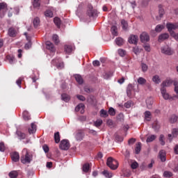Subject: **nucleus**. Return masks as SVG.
Here are the masks:
<instances>
[{"label":"nucleus","mask_w":178,"mask_h":178,"mask_svg":"<svg viewBox=\"0 0 178 178\" xmlns=\"http://www.w3.org/2000/svg\"><path fill=\"white\" fill-rule=\"evenodd\" d=\"M106 165L108 166V168H110V169H112V170H116V168L118 166H119V163L113 158L108 157L107 159Z\"/></svg>","instance_id":"1"},{"label":"nucleus","mask_w":178,"mask_h":178,"mask_svg":"<svg viewBox=\"0 0 178 178\" xmlns=\"http://www.w3.org/2000/svg\"><path fill=\"white\" fill-rule=\"evenodd\" d=\"M106 165L108 166V168H110V169H112V170H116V168L118 166H119V163L113 158L108 157L107 159Z\"/></svg>","instance_id":"2"},{"label":"nucleus","mask_w":178,"mask_h":178,"mask_svg":"<svg viewBox=\"0 0 178 178\" xmlns=\"http://www.w3.org/2000/svg\"><path fill=\"white\" fill-rule=\"evenodd\" d=\"M160 91L163 99L165 101H173V97H172V96L168 93L166 88H161Z\"/></svg>","instance_id":"3"},{"label":"nucleus","mask_w":178,"mask_h":178,"mask_svg":"<svg viewBox=\"0 0 178 178\" xmlns=\"http://www.w3.org/2000/svg\"><path fill=\"white\" fill-rule=\"evenodd\" d=\"M33 161V155L30 154L29 152H26L24 156L21 157L22 163H30Z\"/></svg>","instance_id":"4"},{"label":"nucleus","mask_w":178,"mask_h":178,"mask_svg":"<svg viewBox=\"0 0 178 178\" xmlns=\"http://www.w3.org/2000/svg\"><path fill=\"white\" fill-rule=\"evenodd\" d=\"M87 15L89 17H95V16H98V12L92 8L91 4H89L88 6Z\"/></svg>","instance_id":"5"},{"label":"nucleus","mask_w":178,"mask_h":178,"mask_svg":"<svg viewBox=\"0 0 178 178\" xmlns=\"http://www.w3.org/2000/svg\"><path fill=\"white\" fill-rule=\"evenodd\" d=\"M69 148H70V143H69V140L66 139L61 140L60 143V149L63 151H67Z\"/></svg>","instance_id":"6"},{"label":"nucleus","mask_w":178,"mask_h":178,"mask_svg":"<svg viewBox=\"0 0 178 178\" xmlns=\"http://www.w3.org/2000/svg\"><path fill=\"white\" fill-rule=\"evenodd\" d=\"M166 27L170 33V34H172V33H175L173 30H176L178 29V23L172 24V23H167Z\"/></svg>","instance_id":"7"},{"label":"nucleus","mask_w":178,"mask_h":178,"mask_svg":"<svg viewBox=\"0 0 178 178\" xmlns=\"http://www.w3.org/2000/svg\"><path fill=\"white\" fill-rule=\"evenodd\" d=\"M161 53L164 55H173V51H172V49L169 47V46H163L161 48Z\"/></svg>","instance_id":"8"},{"label":"nucleus","mask_w":178,"mask_h":178,"mask_svg":"<svg viewBox=\"0 0 178 178\" xmlns=\"http://www.w3.org/2000/svg\"><path fill=\"white\" fill-rule=\"evenodd\" d=\"M51 65H53V66H56L57 69H63L64 67L63 63L60 62V59L59 58L54 59L51 61Z\"/></svg>","instance_id":"9"},{"label":"nucleus","mask_w":178,"mask_h":178,"mask_svg":"<svg viewBox=\"0 0 178 178\" xmlns=\"http://www.w3.org/2000/svg\"><path fill=\"white\" fill-rule=\"evenodd\" d=\"M172 83L173 85L175 84V81L170 79H166L161 84V88H165V87H170Z\"/></svg>","instance_id":"10"},{"label":"nucleus","mask_w":178,"mask_h":178,"mask_svg":"<svg viewBox=\"0 0 178 178\" xmlns=\"http://www.w3.org/2000/svg\"><path fill=\"white\" fill-rule=\"evenodd\" d=\"M140 38L141 42H148V41H149V35L145 32H143Z\"/></svg>","instance_id":"11"},{"label":"nucleus","mask_w":178,"mask_h":178,"mask_svg":"<svg viewBox=\"0 0 178 178\" xmlns=\"http://www.w3.org/2000/svg\"><path fill=\"white\" fill-rule=\"evenodd\" d=\"M46 48H47V49H49V51H50V52H52L53 54L56 51L55 46H54V44L52 42H51L50 41L46 42Z\"/></svg>","instance_id":"12"},{"label":"nucleus","mask_w":178,"mask_h":178,"mask_svg":"<svg viewBox=\"0 0 178 178\" xmlns=\"http://www.w3.org/2000/svg\"><path fill=\"white\" fill-rule=\"evenodd\" d=\"M129 44H137L138 41V36L136 35H131L128 40Z\"/></svg>","instance_id":"13"},{"label":"nucleus","mask_w":178,"mask_h":178,"mask_svg":"<svg viewBox=\"0 0 178 178\" xmlns=\"http://www.w3.org/2000/svg\"><path fill=\"white\" fill-rule=\"evenodd\" d=\"M134 90V91H137L134 89V86H133V84L129 83L127 88V97H129V98L131 97V91Z\"/></svg>","instance_id":"14"},{"label":"nucleus","mask_w":178,"mask_h":178,"mask_svg":"<svg viewBox=\"0 0 178 178\" xmlns=\"http://www.w3.org/2000/svg\"><path fill=\"white\" fill-rule=\"evenodd\" d=\"M11 159L13 162H19L20 159V156L17 152H13L11 154Z\"/></svg>","instance_id":"15"},{"label":"nucleus","mask_w":178,"mask_h":178,"mask_svg":"<svg viewBox=\"0 0 178 178\" xmlns=\"http://www.w3.org/2000/svg\"><path fill=\"white\" fill-rule=\"evenodd\" d=\"M84 108H86L84 104H79L76 106L75 111L76 112H80V113L83 114L84 113Z\"/></svg>","instance_id":"16"},{"label":"nucleus","mask_w":178,"mask_h":178,"mask_svg":"<svg viewBox=\"0 0 178 178\" xmlns=\"http://www.w3.org/2000/svg\"><path fill=\"white\" fill-rule=\"evenodd\" d=\"M159 156L161 162H165L166 161V152L165 150H161L159 153Z\"/></svg>","instance_id":"17"},{"label":"nucleus","mask_w":178,"mask_h":178,"mask_svg":"<svg viewBox=\"0 0 178 178\" xmlns=\"http://www.w3.org/2000/svg\"><path fill=\"white\" fill-rule=\"evenodd\" d=\"M153 104H154V99L152 97H148L146 99V105L148 109H151V108H152Z\"/></svg>","instance_id":"18"},{"label":"nucleus","mask_w":178,"mask_h":178,"mask_svg":"<svg viewBox=\"0 0 178 178\" xmlns=\"http://www.w3.org/2000/svg\"><path fill=\"white\" fill-rule=\"evenodd\" d=\"M168 38H169V34L168 33L161 34L159 36V42H162V41H165V40H168Z\"/></svg>","instance_id":"19"},{"label":"nucleus","mask_w":178,"mask_h":178,"mask_svg":"<svg viewBox=\"0 0 178 178\" xmlns=\"http://www.w3.org/2000/svg\"><path fill=\"white\" fill-rule=\"evenodd\" d=\"M35 131H37V125L34 123H31V128L29 129V134H33Z\"/></svg>","instance_id":"20"},{"label":"nucleus","mask_w":178,"mask_h":178,"mask_svg":"<svg viewBox=\"0 0 178 178\" xmlns=\"http://www.w3.org/2000/svg\"><path fill=\"white\" fill-rule=\"evenodd\" d=\"M83 132L79 131L75 134V138L76 141H81L83 140Z\"/></svg>","instance_id":"21"},{"label":"nucleus","mask_w":178,"mask_h":178,"mask_svg":"<svg viewBox=\"0 0 178 178\" xmlns=\"http://www.w3.org/2000/svg\"><path fill=\"white\" fill-rule=\"evenodd\" d=\"M16 134H17L19 140H24V138H26V134H24L20 131H17Z\"/></svg>","instance_id":"22"},{"label":"nucleus","mask_w":178,"mask_h":178,"mask_svg":"<svg viewBox=\"0 0 178 178\" xmlns=\"http://www.w3.org/2000/svg\"><path fill=\"white\" fill-rule=\"evenodd\" d=\"M115 42L118 47H122V45L124 44V40H123L122 38H117L115 40Z\"/></svg>","instance_id":"23"},{"label":"nucleus","mask_w":178,"mask_h":178,"mask_svg":"<svg viewBox=\"0 0 178 178\" xmlns=\"http://www.w3.org/2000/svg\"><path fill=\"white\" fill-rule=\"evenodd\" d=\"M121 25L122 26V30L126 31L127 29H129V24L127 23V21L124 19L121 20Z\"/></svg>","instance_id":"24"},{"label":"nucleus","mask_w":178,"mask_h":178,"mask_svg":"<svg viewBox=\"0 0 178 178\" xmlns=\"http://www.w3.org/2000/svg\"><path fill=\"white\" fill-rule=\"evenodd\" d=\"M64 49H65V52H66V54H72V51H73V47L70 45H65L64 47Z\"/></svg>","instance_id":"25"},{"label":"nucleus","mask_w":178,"mask_h":178,"mask_svg":"<svg viewBox=\"0 0 178 178\" xmlns=\"http://www.w3.org/2000/svg\"><path fill=\"white\" fill-rule=\"evenodd\" d=\"M74 78L76 81L78 82V84H82L83 83V78L80 76V74H75Z\"/></svg>","instance_id":"26"},{"label":"nucleus","mask_w":178,"mask_h":178,"mask_svg":"<svg viewBox=\"0 0 178 178\" xmlns=\"http://www.w3.org/2000/svg\"><path fill=\"white\" fill-rule=\"evenodd\" d=\"M82 170L83 172H84L85 173H88V172L90 171V163H85L83 165V168H82Z\"/></svg>","instance_id":"27"},{"label":"nucleus","mask_w":178,"mask_h":178,"mask_svg":"<svg viewBox=\"0 0 178 178\" xmlns=\"http://www.w3.org/2000/svg\"><path fill=\"white\" fill-rule=\"evenodd\" d=\"M61 99L65 102H69V101H70V96L64 93L61 95Z\"/></svg>","instance_id":"28"},{"label":"nucleus","mask_w":178,"mask_h":178,"mask_svg":"<svg viewBox=\"0 0 178 178\" xmlns=\"http://www.w3.org/2000/svg\"><path fill=\"white\" fill-rule=\"evenodd\" d=\"M8 35L10 37H15L16 36V30L13 28H10L8 29Z\"/></svg>","instance_id":"29"},{"label":"nucleus","mask_w":178,"mask_h":178,"mask_svg":"<svg viewBox=\"0 0 178 178\" xmlns=\"http://www.w3.org/2000/svg\"><path fill=\"white\" fill-rule=\"evenodd\" d=\"M141 151V143L138 142V143H136V147L135 148V152L136 154H140Z\"/></svg>","instance_id":"30"},{"label":"nucleus","mask_w":178,"mask_h":178,"mask_svg":"<svg viewBox=\"0 0 178 178\" xmlns=\"http://www.w3.org/2000/svg\"><path fill=\"white\" fill-rule=\"evenodd\" d=\"M144 115L145 120L149 122L151 120V112L147 111L145 112Z\"/></svg>","instance_id":"31"},{"label":"nucleus","mask_w":178,"mask_h":178,"mask_svg":"<svg viewBox=\"0 0 178 178\" xmlns=\"http://www.w3.org/2000/svg\"><path fill=\"white\" fill-rule=\"evenodd\" d=\"M165 29V26L159 24L155 28L156 33H161Z\"/></svg>","instance_id":"32"},{"label":"nucleus","mask_w":178,"mask_h":178,"mask_svg":"<svg viewBox=\"0 0 178 178\" xmlns=\"http://www.w3.org/2000/svg\"><path fill=\"white\" fill-rule=\"evenodd\" d=\"M23 118H24V120H30V119H31V118L30 117V114L29 113V111H24Z\"/></svg>","instance_id":"33"},{"label":"nucleus","mask_w":178,"mask_h":178,"mask_svg":"<svg viewBox=\"0 0 178 178\" xmlns=\"http://www.w3.org/2000/svg\"><path fill=\"white\" fill-rule=\"evenodd\" d=\"M152 81L156 84H159L161 83V78H159V75H154L152 78Z\"/></svg>","instance_id":"34"},{"label":"nucleus","mask_w":178,"mask_h":178,"mask_svg":"<svg viewBox=\"0 0 178 178\" xmlns=\"http://www.w3.org/2000/svg\"><path fill=\"white\" fill-rule=\"evenodd\" d=\"M147 83V79L143 78V77H139L138 79V83L140 84V86H144Z\"/></svg>","instance_id":"35"},{"label":"nucleus","mask_w":178,"mask_h":178,"mask_svg":"<svg viewBox=\"0 0 178 178\" xmlns=\"http://www.w3.org/2000/svg\"><path fill=\"white\" fill-rule=\"evenodd\" d=\"M100 116H101V118H108V116H109V115L108 114V111H106L104 109H102L100 111Z\"/></svg>","instance_id":"36"},{"label":"nucleus","mask_w":178,"mask_h":178,"mask_svg":"<svg viewBox=\"0 0 178 178\" xmlns=\"http://www.w3.org/2000/svg\"><path fill=\"white\" fill-rule=\"evenodd\" d=\"M9 177L10 178H16L17 176H19V173H17V171H11L8 174Z\"/></svg>","instance_id":"37"},{"label":"nucleus","mask_w":178,"mask_h":178,"mask_svg":"<svg viewBox=\"0 0 178 178\" xmlns=\"http://www.w3.org/2000/svg\"><path fill=\"white\" fill-rule=\"evenodd\" d=\"M111 31L113 35H118V27L116 26H113L111 29Z\"/></svg>","instance_id":"38"},{"label":"nucleus","mask_w":178,"mask_h":178,"mask_svg":"<svg viewBox=\"0 0 178 178\" xmlns=\"http://www.w3.org/2000/svg\"><path fill=\"white\" fill-rule=\"evenodd\" d=\"M33 26L35 29H37V27H38V26H40V18L35 17L33 19Z\"/></svg>","instance_id":"39"},{"label":"nucleus","mask_w":178,"mask_h":178,"mask_svg":"<svg viewBox=\"0 0 178 178\" xmlns=\"http://www.w3.org/2000/svg\"><path fill=\"white\" fill-rule=\"evenodd\" d=\"M54 140L56 144H58V143L60 141V136H59V132H56L54 134Z\"/></svg>","instance_id":"40"},{"label":"nucleus","mask_w":178,"mask_h":178,"mask_svg":"<svg viewBox=\"0 0 178 178\" xmlns=\"http://www.w3.org/2000/svg\"><path fill=\"white\" fill-rule=\"evenodd\" d=\"M159 13L160 17H163V15H165V10H163L162 6H159Z\"/></svg>","instance_id":"41"},{"label":"nucleus","mask_w":178,"mask_h":178,"mask_svg":"<svg viewBox=\"0 0 178 178\" xmlns=\"http://www.w3.org/2000/svg\"><path fill=\"white\" fill-rule=\"evenodd\" d=\"M177 119H178V118L176 115H172L170 118V122L171 123H176V122H177Z\"/></svg>","instance_id":"42"},{"label":"nucleus","mask_w":178,"mask_h":178,"mask_svg":"<svg viewBox=\"0 0 178 178\" xmlns=\"http://www.w3.org/2000/svg\"><path fill=\"white\" fill-rule=\"evenodd\" d=\"M54 22L58 29L59 27H60V19H59V17H55L54 19Z\"/></svg>","instance_id":"43"},{"label":"nucleus","mask_w":178,"mask_h":178,"mask_svg":"<svg viewBox=\"0 0 178 178\" xmlns=\"http://www.w3.org/2000/svg\"><path fill=\"white\" fill-rule=\"evenodd\" d=\"M141 69H142V72H143V73H145V72H147V70H148V65H147V64L142 63H141Z\"/></svg>","instance_id":"44"},{"label":"nucleus","mask_w":178,"mask_h":178,"mask_svg":"<svg viewBox=\"0 0 178 178\" xmlns=\"http://www.w3.org/2000/svg\"><path fill=\"white\" fill-rule=\"evenodd\" d=\"M102 175L105 176V177L111 178L112 177V172H108V170H104L102 172Z\"/></svg>","instance_id":"45"},{"label":"nucleus","mask_w":178,"mask_h":178,"mask_svg":"<svg viewBox=\"0 0 178 178\" xmlns=\"http://www.w3.org/2000/svg\"><path fill=\"white\" fill-rule=\"evenodd\" d=\"M52 40L55 44H59V36H58V35H53Z\"/></svg>","instance_id":"46"},{"label":"nucleus","mask_w":178,"mask_h":178,"mask_svg":"<svg viewBox=\"0 0 178 178\" xmlns=\"http://www.w3.org/2000/svg\"><path fill=\"white\" fill-rule=\"evenodd\" d=\"M155 138H156V136L152 135L147 138L146 141H147V143H152V141H154V140H155Z\"/></svg>","instance_id":"47"},{"label":"nucleus","mask_w":178,"mask_h":178,"mask_svg":"<svg viewBox=\"0 0 178 178\" xmlns=\"http://www.w3.org/2000/svg\"><path fill=\"white\" fill-rule=\"evenodd\" d=\"M159 141L161 145H165V136L163 134L160 135Z\"/></svg>","instance_id":"48"},{"label":"nucleus","mask_w":178,"mask_h":178,"mask_svg":"<svg viewBox=\"0 0 178 178\" xmlns=\"http://www.w3.org/2000/svg\"><path fill=\"white\" fill-rule=\"evenodd\" d=\"M44 15L46 16V17H52V16H54V13H52V11L47 10L45 11Z\"/></svg>","instance_id":"49"},{"label":"nucleus","mask_w":178,"mask_h":178,"mask_svg":"<svg viewBox=\"0 0 178 178\" xmlns=\"http://www.w3.org/2000/svg\"><path fill=\"white\" fill-rule=\"evenodd\" d=\"M8 9V6L5 3H0V11L1 10H5L6 11Z\"/></svg>","instance_id":"50"},{"label":"nucleus","mask_w":178,"mask_h":178,"mask_svg":"<svg viewBox=\"0 0 178 178\" xmlns=\"http://www.w3.org/2000/svg\"><path fill=\"white\" fill-rule=\"evenodd\" d=\"M33 8H40L41 4L40 3V0H33Z\"/></svg>","instance_id":"51"},{"label":"nucleus","mask_w":178,"mask_h":178,"mask_svg":"<svg viewBox=\"0 0 178 178\" xmlns=\"http://www.w3.org/2000/svg\"><path fill=\"white\" fill-rule=\"evenodd\" d=\"M108 114H109L111 116H115V115H116V111H115V108L111 107V108L108 109Z\"/></svg>","instance_id":"52"},{"label":"nucleus","mask_w":178,"mask_h":178,"mask_svg":"<svg viewBox=\"0 0 178 178\" xmlns=\"http://www.w3.org/2000/svg\"><path fill=\"white\" fill-rule=\"evenodd\" d=\"M174 86H175L174 91L178 95V81H177V80H174Z\"/></svg>","instance_id":"53"},{"label":"nucleus","mask_w":178,"mask_h":178,"mask_svg":"<svg viewBox=\"0 0 178 178\" xmlns=\"http://www.w3.org/2000/svg\"><path fill=\"white\" fill-rule=\"evenodd\" d=\"M133 51L136 55H138L141 52V49L138 48V47H135L133 48Z\"/></svg>","instance_id":"54"},{"label":"nucleus","mask_w":178,"mask_h":178,"mask_svg":"<svg viewBox=\"0 0 178 178\" xmlns=\"http://www.w3.org/2000/svg\"><path fill=\"white\" fill-rule=\"evenodd\" d=\"M163 176L164 177H172V176H173V174L172 173V172L165 171L163 173Z\"/></svg>","instance_id":"55"},{"label":"nucleus","mask_w":178,"mask_h":178,"mask_svg":"<svg viewBox=\"0 0 178 178\" xmlns=\"http://www.w3.org/2000/svg\"><path fill=\"white\" fill-rule=\"evenodd\" d=\"M23 80L22 77H19L17 81H16V84L19 87V88H22V81Z\"/></svg>","instance_id":"56"},{"label":"nucleus","mask_w":178,"mask_h":178,"mask_svg":"<svg viewBox=\"0 0 178 178\" xmlns=\"http://www.w3.org/2000/svg\"><path fill=\"white\" fill-rule=\"evenodd\" d=\"M172 137H177L178 136V129H173L172 131Z\"/></svg>","instance_id":"57"},{"label":"nucleus","mask_w":178,"mask_h":178,"mask_svg":"<svg viewBox=\"0 0 178 178\" xmlns=\"http://www.w3.org/2000/svg\"><path fill=\"white\" fill-rule=\"evenodd\" d=\"M118 54L120 55V56H124V55H126V51L122 49H119Z\"/></svg>","instance_id":"58"},{"label":"nucleus","mask_w":178,"mask_h":178,"mask_svg":"<svg viewBox=\"0 0 178 178\" xmlns=\"http://www.w3.org/2000/svg\"><path fill=\"white\" fill-rule=\"evenodd\" d=\"M101 124H102V120H97L96 122H95V127H99Z\"/></svg>","instance_id":"59"},{"label":"nucleus","mask_w":178,"mask_h":178,"mask_svg":"<svg viewBox=\"0 0 178 178\" xmlns=\"http://www.w3.org/2000/svg\"><path fill=\"white\" fill-rule=\"evenodd\" d=\"M124 106L127 109H129V108H131V101L127 102L126 103H124Z\"/></svg>","instance_id":"60"},{"label":"nucleus","mask_w":178,"mask_h":178,"mask_svg":"<svg viewBox=\"0 0 178 178\" xmlns=\"http://www.w3.org/2000/svg\"><path fill=\"white\" fill-rule=\"evenodd\" d=\"M8 60L9 63L12 65L15 63V60H16V59L15 58V56H8Z\"/></svg>","instance_id":"61"},{"label":"nucleus","mask_w":178,"mask_h":178,"mask_svg":"<svg viewBox=\"0 0 178 178\" xmlns=\"http://www.w3.org/2000/svg\"><path fill=\"white\" fill-rule=\"evenodd\" d=\"M152 127L153 129H154V130H159L160 125L159 124H158V122H154L152 124Z\"/></svg>","instance_id":"62"},{"label":"nucleus","mask_w":178,"mask_h":178,"mask_svg":"<svg viewBox=\"0 0 178 178\" xmlns=\"http://www.w3.org/2000/svg\"><path fill=\"white\" fill-rule=\"evenodd\" d=\"M115 140L118 141V143H122L123 141V137L117 135L115 136Z\"/></svg>","instance_id":"63"},{"label":"nucleus","mask_w":178,"mask_h":178,"mask_svg":"<svg viewBox=\"0 0 178 178\" xmlns=\"http://www.w3.org/2000/svg\"><path fill=\"white\" fill-rule=\"evenodd\" d=\"M170 35L175 38L177 41L178 40V33H176L175 32L171 33Z\"/></svg>","instance_id":"64"}]
</instances>
